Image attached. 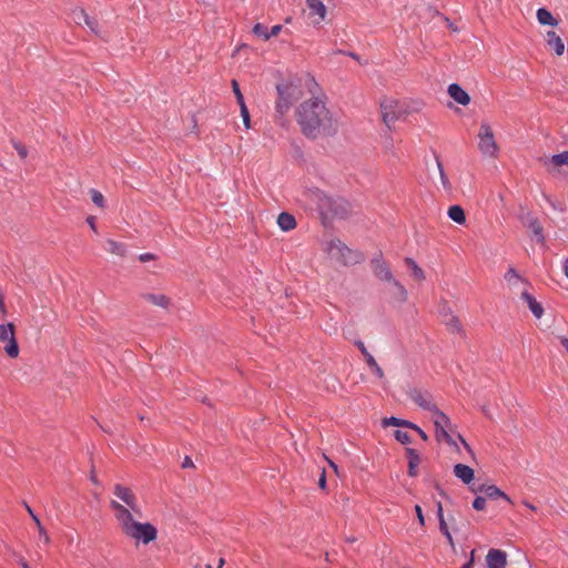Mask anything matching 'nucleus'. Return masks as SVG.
Instances as JSON below:
<instances>
[{
	"label": "nucleus",
	"instance_id": "f257e3e1",
	"mask_svg": "<svg viewBox=\"0 0 568 568\" xmlns=\"http://www.w3.org/2000/svg\"><path fill=\"white\" fill-rule=\"evenodd\" d=\"M296 120L302 132L310 138L331 135L337 130V121L317 98L306 100L297 108Z\"/></svg>",
	"mask_w": 568,
	"mask_h": 568
},
{
	"label": "nucleus",
	"instance_id": "f03ea898",
	"mask_svg": "<svg viewBox=\"0 0 568 568\" xmlns=\"http://www.w3.org/2000/svg\"><path fill=\"white\" fill-rule=\"evenodd\" d=\"M307 196L326 217H345L349 213V203L343 197H333L318 189L308 190Z\"/></svg>",
	"mask_w": 568,
	"mask_h": 568
},
{
	"label": "nucleus",
	"instance_id": "7ed1b4c3",
	"mask_svg": "<svg viewBox=\"0 0 568 568\" xmlns=\"http://www.w3.org/2000/svg\"><path fill=\"white\" fill-rule=\"evenodd\" d=\"M278 99L276 101V113L283 118L287 114L291 106L302 98L303 92L298 84L287 82L276 87Z\"/></svg>",
	"mask_w": 568,
	"mask_h": 568
},
{
	"label": "nucleus",
	"instance_id": "20e7f679",
	"mask_svg": "<svg viewBox=\"0 0 568 568\" xmlns=\"http://www.w3.org/2000/svg\"><path fill=\"white\" fill-rule=\"evenodd\" d=\"M324 250L332 260L343 265L356 264L363 260L361 253L352 251L337 239L327 241Z\"/></svg>",
	"mask_w": 568,
	"mask_h": 568
},
{
	"label": "nucleus",
	"instance_id": "39448f33",
	"mask_svg": "<svg viewBox=\"0 0 568 568\" xmlns=\"http://www.w3.org/2000/svg\"><path fill=\"white\" fill-rule=\"evenodd\" d=\"M110 507L123 535L142 516L140 508L139 511H134L114 499L110 501Z\"/></svg>",
	"mask_w": 568,
	"mask_h": 568
},
{
	"label": "nucleus",
	"instance_id": "423d86ee",
	"mask_svg": "<svg viewBox=\"0 0 568 568\" xmlns=\"http://www.w3.org/2000/svg\"><path fill=\"white\" fill-rule=\"evenodd\" d=\"M124 535L135 541L144 545L153 541L158 537V529L150 523H141L136 520Z\"/></svg>",
	"mask_w": 568,
	"mask_h": 568
},
{
	"label": "nucleus",
	"instance_id": "0eeeda50",
	"mask_svg": "<svg viewBox=\"0 0 568 568\" xmlns=\"http://www.w3.org/2000/svg\"><path fill=\"white\" fill-rule=\"evenodd\" d=\"M124 535L135 541L144 545L153 541L158 537V529L150 523H141L136 520Z\"/></svg>",
	"mask_w": 568,
	"mask_h": 568
},
{
	"label": "nucleus",
	"instance_id": "6e6552de",
	"mask_svg": "<svg viewBox=\"0 0 568 568\" xmlns=\"http://www.w3.org/2000/svg\"><path fill=\"white\" fill-rule=\"evenodd\" d=\"M478 149L489 158H496L499 148L496 143L491 126L488 123H481L478 132Z\"/></svg>",
	"mask_w": 568,
	"mask_h": 568
},
{
	"label": "nucleus",
	"instance_id": "1a4fd4ad",
	"mask_svg": "<svg viewBox=\"0 0 568 568\" xmlns=\"http://www.w3.org/2000/svg\"><path fill=\"white\" fill-rule=\"evenodd\" d=\"M381 112L383 121L387 126H390L406 114V110L402 103L393 98H384L382 100Z\"/></svg>",
	"mask_w": 568,
	"mask_h": 568
},
{
	"label": "nucleus",
	"instance_id": "9d476101",
	"mask_svg": "<svg viewBox=\"0 0 568 568\" xmlns=\"http://www.w3.org/2000/svg\"><path fill=\"white\" fill-rule=\"evenodd\" d=\"M113 494L123 503L122 505H124L126 508L139 511L138 499L131 488L121 484H116L113 487Z\"/></svg>",
	"mask_w": 568,
	"mask_h": 568
},
{
	"label": "nucleus",
	"instance_id": "9b49d317",
	"mask_svg": "<svg viewBox=\"0 0 568 568\" xmlns=\"http://www.w3.org/2000/svg\"><path fill=\"white\" fill-rule=\"evenodd\" d=\"M409 397L420 408L428 410L432 414H434L436 410H438L436 404L433 402L432 396L427 392L413 389L409 393Z\"/></svg>",
	"mask_w": 568,
	"mask_h": 568
},
{
	"label": "nucleus",
	"instance_id": "f8f14e48",
	"mask_svg": "<svg viewBox=\"0 0 568 568\" xmlns=\"http://www.w3.org/2000/svg\"><path fill=\"white\" fill-rule=\"evenodd\" d=\"M308 19L313 24L321 23L326 17V7L322 0H306Z\"/></svg>",
	"mask_w": 568,
	"mask_h": 568
},
{
	"label": "nucleus",
	"instance_id": "ddd939ff",
	"mask_svg": "<svg viewBox=\"0 0 568 568\" xmlns=\"http://www.w3.org/2000/svg\"><path fill=\"white\" fill-rule=\"evenodd\" d=\"M470 489L476 494H481L486 499L503 498L507 503L511 504L510 498L495 485H480L476 488L471 487Z\"/></svg>",
	"mask_w": 568,
	"mask_h": 568
},
{
	"label": "nucleus",
	"instance_id": "4468645a",
	"mask_svg": "<svg viewBox=\"0 0 568 568\" xmlns=\"http://www.w3.org/2000/svg\"><path fill=\"white\" fill-rule=\"evenodd\" d=\"M373 272L376 277L382 281L390 282L394 281V276L390 272L388 264L383 261L382 257H376L372 261Z\"/></svg>",
	"mask_w": 568,
	"mask_h": 568
},
{
	"label": "nucleus",
	"instance_id": "2eb2a0df",
	"mask_svg": "<svg viewBox=\"0 0 568 568\" xmlns=\"http://www.w3.org/2000/svg\"><path fill=\"white\" fill-rule=\"evenodd\" d=\"M433 422L436 428L437 438H440L443 435L448 433V429L450 428V419L442 410L438 409L433 414Z\"/></svg>",
	"mask_w": 568,
	"mask_h": 568
},
{
	"label": "nucleus",
	"instance_id": "dca6fc26",
	"mask_svg": "<svg viewBox=\"0 0 568 568\" xmlns=\"http://www.w3.org/2000/svg\"><path fill=\"white\" fill-rule=\"evenodd\" d=\"M488 568H505L507 565V555L500 549H490L486 556Z\"/></svg>",
	"mask_w": 568,
	"mask_h": 568
},
{
	"label": "nucleus",
	"instance_id": "f3484780",
	"mask_svg": "<svg viewBox=\"0 0 568 568\" xmlns=\"http://www.w3.org/2000/svg\"><path fill=\"white\" fill-rule=\"evenodd\" d=\"M449 97L462 105H467L470 102L469 94L458 84L453 83L448 87Z\"/></svg>",
	"mask_w": 568,
	"mask_h": 568
},
{
	"label": "nucleus",
	"instance_id": "a211bd4d",
	"mask_svg": "<svg viewBox=\"0 0 568 568\" xmlns=\"http://www.w3.org/2000/svg\"><path fill=\"white\" fill-rule=\"evenodd\" d=\"M520 297L527 303L535 317L540 318L544 315V308L541 304L537 302L536 298L527 292V290L524 288L521 291Z\"/></svg>",
	"mask_w": 568,
	"mask_h": 568
},
{
	"label": "nucleus",
	"instance_id": "6ab92c4d",
	"mask_svg": "<svg viewBox=\"0 0 568 568\" xmlns=\"http://www.w3.org/2000/svg\"><path fill=\"white\" fill-rule=\"evenodd\" d=\"M453 471L454 475L466 485L474 480V469L465 464H456Z\"/></svg>",
	"mask_w": 568,
	"mask_h": 568
},
{
	"label": "nucleus",
	"instance_id": "aec40b11",
	"mask_svg": "<svg viewBox=\"0 0 568 568\" xmlns=\"http://www.w3.org/2000/svg\"><path fill=\"white\" fill-rule=\"evenodd\" d=\"M547 45L552 49L557 55H562L565 52V43L555 31H548L546 34Z\"/></svg>",
	"mask_w": 568,
	"mask_h": 568
},
{
	"label": "nucleus",
	"instance_id": "412c9836",
	"mask_svg": "<svg viewBox=\"0 0 568 568\" xmlns=\"http://www.w3.org/2000/svg\"><path fill=\"white\" fill-rule=\"evenodd\" d=\"M356 346L359 348L362 354L366 358V363L369 367H372L373 372L376 374L377 377L383 378L384 372L375 361V358L368 353L367 348L365 347L364 343L362 341L356 342Z\"/></svg>",
	"mask_w": 568,
	"mask_h": 568
},
{
	"label": "nucleus",
	"instance_id": "4be33fe9",
	"mask_svg": "<svg viewBox=\"0 0 568 568\" xmlns=\"http://www.w3.org/2000/svg\"><path fill=\"white\" fill-rule=\"evenodd\" d=\"M406 456L408 458V474L412 477H416L417 476V467L420 464V456L413 448H406Z\"/></svg>",
	"mask_w": 568,
	"mask_h": 568
},
{
	"label": "nucleus",
	"instance_id": "5701e85b",
	"mask_svg": "<svg viewBox=\"0 0 568 568\" xmlns=\"http://www.w3.org/2000/svg\"><path fill=\"white\" fill-rule=\"evenodd\" d=\"M73 19L78 24L84 23L93 32H97L98 22L89 17L83 10H77L73 12Z\"/></svg>",
	"mask_w": 568,
	"mask_h": 568
},
{
	"label": "nucleus",
	"instance_id": "b1692460",
	"mask_svg": "<svg viewBox=\"0 0 568 568\" xmlns=\"http://www.w3.org/2000/svg\"><path fill=\"white\" fill-rule=\"evenodd\" d=\"M277 225L284 232L292 231L293 229L296 227V220L292 214L287 212H282L277 216Z\"/></svg>",
	"mask_w": 568,
	"mask_h": 568
},
{
	"label": "nucleus",
	"instance_id": "393cba45",
	"mask_svg": "<svg viewBox=\"0 0 568 568\" xmlns=\"http://www.w3.org/2000/svg\"><path fill=\"white\" fill-rule=\"evenodd\" d=\"M143 298L146 302H149L155 306L162 307V308H168L171 303L170 298L164 294L146 293V294H143Z\"/></svg>",
	"mask_w": 568,
	"mask_h": 568
},
{
	"label": "nucleus",
	"instance_id": "a878e982",
	"mask_svg": "<svg viewBox=\"0 0 568 568\" xmlns=\"http://www.w3.org/2000/svg\"><path fill=\"white\" fill-rule=\"evenodd\" d=\"M24 507L28 511V514L30 515V517L32 518V520L34 521V526H37L38 528V531H39V536L40 538L45 542V544H49L50 542V538H49V535L47 534L45 529L43 528V526L41 525V521L40 519L38 518V516L33 513L32 508L27 504L24 503Z\"/></svg>",
	"mask_w": 568,
	"mask_h": 568
},
{
	"label": "nucleus",
	"instance_id": "bb28decb",
	"mask_svg": "<svg viewBox=\"0 0 568 568\" xmlns=\"http://www.w3.org/2000/svg\"><path fill=\"white\" fill-rule=\"evenodd\" d=\"M105 250L113 254V255H118V256H124L125 253H126V247L123 243H120V242H116V241H113V240H108L105 242Z\"/></svg>",
	"mask_w": 568,
	"mask_h": 568
},
{
	"label": "nucleus",
	"instance_id": "cd10ccee",
	"mask_svg": "<svg viewBox=\"0 0 568 568\" xmlns=\"http://www.w3.org/2000/svg\"><path fill=\"white\" fill-rule=\"evenodd\" d=\"M537 20L544 26H557V20L552 17L551 12L545 8L537 10Z\"/></svg>",
	"mask_w": 568,
	"mask_h": 568
},
{
	"label": "nucleus",
	"instance_id": "c85d7f7f",
	"mask_svg": "<svg viewBox=\"0 0 568 568\" xmlns=\"http://www.w3.org/2000/svg\"><path fill=\"white\" fill-rule=\"evenodd\" d=\"M449 219L458 224H464L466 222V216L464 209L460 205H453L448 209L447 212Z\"/></svg>",
	"mask_w": 568,
	"mask_h": 568
},
{
	"label": "nucleus",
	"instance_id": "c756f323",
	"mask_svg": "<svg viewBox=\"0 0 568 568\" xmlns=\"http://www.w3.org/2000/svg\"><path fill=\"white\" fill-rule=\"evenodd\" d=\"M404 262L412 270V276L416 281L423 282L425 280L424 271L416 264V262L413 258L406 257Z\"/></svg>",
	"mask_w": 568,
	"mask_h": 568
},
{
	"label": "nucleus",
	"instance_id": "7c9ffc66",
	"mask_svg": "<svg viewBox=\"0 0 568 568\" xmlns=\"http://www.w3.org/2000/svg\"><path fill=\"white\" fill-rule=\"evenodd\" d=\"M438 519H439V529H440V531L445 535V537L447 538V541L449 542V545L453 546L454 545V540H453V537H452V535L449 532L447 523L444 519L442 504H438Z\"/></svg>",
	"mask_w": 568,
	"mask_h": 568
},
{
	"label": "nucleus",
	"instance_id": "2f4dec72",
	"mask_svg": "<svg viewBox=\"0 0 568 568\" xmlns=\"http://www.w3.org/2000/svg\"><path fill=\"white\" fill-rule=\"evenodd\" d=\"M16 335V327L12 323L0 325V342L6 343Z\"/></svg>",
	"mask_w": 568,
	"mask_h": 568
},
{
	"label": "nucleus",
	"instance_id": "473e14b6",
	"mask_svg": "<svg viewBox=\"0 0 568 568\" xmlns=\"http://www.w3.org/2000/svg\"><path fill=\"white\" fill-rule=\"evenodd\" d=\"M6 354L11 358H17L19 356V345L16 339V335L11 337L4 345Z\"/></svg>",
	"mask_w": 568,
	"mask_h": 568
},
{
	"label": "nucleus",
	"instance_id": "72a5a7b5",
	"mask_svg": "<svg viewBox=\"0 0 568 568\" xmlns=\"http://www.w3.org/2000/svg\"><path fill=\"white\" fill-rule=\"evenodd\" d=\"M6 354L11 358H17L19 356V345L16 339V335L11 337L4 345Z\"/></svg>",
	"mask_w": 568,
	"mask_h": 568
},
{
	"label": "nucleus",
	"instance_id": "f704fd0d",
	"mask_svg": "<svg viewBox=\"0 0 568 568\" xmlns=\"http://www.w3.org/2000/svg\"><path fill=\"white\" fill-rule=\"evenodd\" d=\"M383 425L384 426L407 427V428H412V429L414 427V424L412 422H408V420H405V419H400V418H396V417H389V418L383 419Z\"/></svg>",
	"mask_w": 568,
	"mask_h": 568
},
{
	"label": "nucleus",
	"instance_id": "c9c22d12",
	"mask_svg": "<svg viewBox=\"0 0 568 568\" xmlns=\"http://www.w3.org/2000/svg\"><path fill=\"white\" fill-rule=\"evenodd\" d=\"M505 280L513 287H518L519 285H524L523 280L520 278V276L517 274V272L514 268L508 270V272L505 274Z\"/></svg>",
	"mask_w": 568,
	"mask_h": 568
},
{
	"label": "nucleus",
	"instance_id": "e433bc0d",
	"mask_svg": "<svg viewBox=\"0 0 568 568\" xmlns=\"http://www.w3.org/2000/svg\"><path fill=\"white\" fill-rule=\"evenodd\" d=\"M389 283H392L395 288L394 295L396 296V298H398L400 302H405L408 296L406 288L395 278Z\"/></svg>",
	"mask_w": 568,
	"mask_h": 568
},
{
	"label": "nucleus",
	"instance_id": "4c0bfd02",
	"mask_svg": "<svg viewBox=\"0 0 568 568\" xmlns=\"http://www.w3.org/2000/svg\"><path fill=\"white\" fill-rule=\"evenodd\" d=\"M550 163L554 164L555 166H568V151L552 155V158L550 159Z\"/></svg>",
	"mask_w": 568,
	"mask_h": 568
},
{
	"label": "nucleus",
	"instance_id": "58836bf2",
	"mask_svg": "<svg viewBox=\"0 0 568 568\" xmlns=\"http://www.w3.org/2000/svg\"><path fill=\"white\" fill-rule=\"evenodd\" d=\"M253 33L256 36V37H260L262 38L263 40L267 41L268 39H271V34H268V31H267V28L265 26H263L262 23H256L254 27H253Z\"/></svg>",
	"mask_w": 568,
	"mask_h": 568
},
{
	"label": "nucleus",
	"instance_id": "ea45409f",
	"mask_svg": "<svg viewBox=\"0 0 568 568\" xmlns=\"http://www.w3.org/2000/svg\"><path fill=\"white\" fill-rule=\"evenodd\" d=\"M90 195H91V200L92 202L99 206V207H104L105 205V200H104V196L101 192H99L98 190H90Z\"/></svg>",
	"mask_w": 568,
	"mask_h": 568
},
{
	"label": "nucleus",
	"instance_id": "a19ab883",
	"mask_svg": "<svg viewBox=\"0 0 568 568\" xmlns=\"http://www.w3.org/2000/svg\"><path fill=\"white\" fill-rule=\"evenodd\" d=\"M529 227L532 231L534 235L538 239V241L544 242L542 226L540 225L538 220H532L529 224Z\"/></svg>",
	"mask_w": 568,
	"mask_h": 568
},
{
	"label": "nucleus",
	"instance_id": "79ce46f5",
	"mask_svg": "<svg viewBox=\"0 0 568 568\" xmlns=\"http://www.w3.org/2000/svg\"><path fill=\"white\" fill-rule=\"evenodd\" d=\"M394 436L399 443L404 445L409 444L412 442L410 436L407 432L396 430Z\"/></svg>",
	"mask_w": 568,
	"mask_h": 568
},
{
	"label": "nucleus",
	"instance_id": "37998d69",
	"mask_svg": "<svg viewBox=\"0 0 568 568\" xmlns=\"http://www.w3.org/2000/svg\"><path fill=\"white\" fill-rule=\"evenodd\" d=\"M232 89H233V92H234V94L236 97L237 103L240 105H242V103H245L243 94L241 93V90H240L239 82L236 80H232Z\"/></svg>",
	"mask_w": 568,
	"mask_h": 568
},
{
	"label": "nucleus",
	"instance_id": "c03bdc74",
	"mask_svg": "<svg viewBox=\"0 0 568 568\" xmlns=\"http://www.w3.org/2000/svg\"><path fill=\"white\" fill-rule=\"evenodd\" d=\"M240 108H241V116L243 119V123L246 129H250V122H251L250 113H248V110H247L245 103H242V105H240Z\"/></svg>",
	"mask_w": 568,
	"mask_h": 568
},
{
	"label": "nucleus",
	"instance_id": "a18cd8bd",
	"mask_svg": "<svg viewBox=\"0 0 568 568\" xmlns=\"http://www.w3.org/2000/svg\"><path fill=\"white\" fill-rule=\"evenodd\" d=\"M436 162H437V168H438V171H439V175H440V181H442V184L445 189H449V182H448V179L444 172V169H443V165L440 163V161L438 159H436Z\"/></svg>",
	"mask_w": 568,
	"mask_h": 568
},
{
	"label": "nucleus",
	"instance_id": "49530a36",
	"mask_svg": "<svg viewBox=\"0 0 568 568\" xmlns=\"http://www.w3.org/2000/svg\"><path fill=\"white\" fill-rule=\"evenodd\" d=\"M486 506V498L484 496H477L473 503V507L480 511L484 510Z\"/></svg>",
	"mask_w": 568,
	"mask_h": 568
},
{
	"label": "nucleus",
	"instance_id": "de8ad7c7",
	"mask_svg": "<svg viewBox=\"0 0 568 568\" xmlns=\"http://www.w3.org/2000/svg\"><path fill=\"white\" fill-rule=\"evenodd\" d=\"M13 146L14 149L17 150L18 154L22 158V159H26L27 155H28V151L26 149V146H23L22 144L18 143V142H13Z\"/></svg>",
	"mask_w": 568,
	"mask_h": 568
},
{
	"label": "nucleus",
	"instance_id": "09e8293b",
	"mask_svg": "<svg viewBox=\"0 0 568 568\" xmlns=\"http://www.w3.org/2000/svg\"><path fill=\"white\" fill-rule=\"evenodd\" d=\"M544 197L554 210H558L561 212L564 211V207L561 205H559L556 201H554L550 196H548L547 194H544Z\"/></svg>",
	"mask_w": 568,
	"mask_h": 568
},
{
	"label": "nucleus",
	"instance_id": "8fccbe9b",
	"mask_svg": "<svg viewBox=\"0 0 568 568\" xmlns=\"http://www.w3.org/2000/svg\"><path fill=\"white\" fill-rule=\"evenodd\" d=\"M448 325L450 326L452 332H460V329H462L458 320L454 316L450 318V322L448 323Z\"/></svg>",
	"mask_w": 568,
	"mask_h": 568
},
{
	"label": "nucleus",
	"instance_id": "3c124183",
	"mask_svg": "<svg viewBox=\"0 0 568 568\" xmlns=\"http://www.w3.org/2000/svg\"><path fill=\"white\" fill-rule=\"evenodd\" d=\"M415 511H416V515H417L419 524L422 526H424L425 525V518H424V515H423L422 507L419 505H416L415 506Z\"/></svg>",
	"mask_w": 568,
	"mask_h": 568
},
{
	"label": "nucleus",
	"instance_id": "603ef678",
	"mask_svg": "<svg viewBox=\"0 0 568 568\" xmlns=\"http://www.w3.org/2000/svg\"><path fill=\"white\" fill-rule=\"evenodd\" d=\"M0 315L2 318H6V316H7V307L4 304V297L1 293H0Z\"/></svg>",
	"mask_w": 568,
	"mask_h": 568
},
{
	"label": "nucleus",
	"instance_id": "864d4df0",
	"mask_svg": "<svg viewBox=\"0 0 568 568\" xmlns=\"http://www.w3.org/2000/svg\"><path fill=\"white\" fill-rule=\"evenodd\" d=\"M318 486L321 489H325L326 488V475H325V470L322 471L321 474V477L318 479Z\"/></svg>",
	"mask_w": 568,
	"mask_h": 568
},
{
	"label": "nucleus",
	"instance_id": "5fc2aeb1",
	"mask_svg": "<svg viewBox=\"0 0 568 568\" xmlns=\"http://www.w3.org/2000/svg\"><path fill=\"white\" fill-rule=\"evenodd\" d=\"M281 30H282L281 24L273 26L271 31H268V34H271V38L276 37L281 32Z\"/></svg>",
	"mask_w": 568,
	"mask_h": 568
},
{
	"label": "nucleus",
	"instance_id": "6e6d98bb",
	"mask_svg": "<svg viewBox=\"0 0 568 568\" xmlns=\"http://www.w3.org/2000/svg\"><path fill=\"white\" fill-rule=\"evenodd\" d=\"M413 429L418 433V435L422 437L423 440H427L428 439L426 433L420 427H418L417 425L414 424Z\"/></svg>",
	"mask_w": 568,
	"mask_h": 568
},
{
	"label": "nucleus",
	"instance_id": "4d7b16f0",
	"mask_svg": "<svg viewBox=\"0 0 568 568\" xmlns=\"http://www.w3.org/2000/svg\"><path fill=\"white\" fill-rule=\"evenodd\" d=\"M458 439L460 440V443L463 444L465 449L467 452H469L471 455H474L473 449L470 448L469 444L464 439V437L462 435H458Z\"/></svg>",
	"mask_w": 568,
	"mask_h": 568
},
{
	"label": "nucleus",
	"instance_id": "13d9d810",
	"mask_svg": "<svg viewBox=\"0 0 568 568\" xmlns=\"http://www.w3.org/2000/svg\"><path fill=\"white\" fill-rule=\"evenodd\" d=\"M182 467L183 468L194 467V464H193L192 459L189 456H185V458H184V460L182 463Z\"/></svg>",
	"mask_w": 568,
	"mask_h": 568
},
{
	"label": "nucleus",
	"instance_id": "bf43d9fd",
	"mask_svg": "<svg viewBox=\"0 0 568 568\" xmlns=\"http://www.w3.org/2000/svg\"><path fill=\"white\" fill-rule=\"evenodd\" d=\"M440 438L444 439L449 445H456L455 440L449 435V433H447L446 435H443Z\"/></svg>",
	"mask_w": 568,
	"mask_h": 568
},
{
	"label": "nucleus",
	"instance_id": "052dcab7",
	"mask_svg": "<svg viewBox=\"0 0 568 568\" xmlns=\"http://www.w3.org/2000/svg\"><path fill=\"white\" fill-rule=\"evenodd\" d=\"M440 438L444 439L449 445H456L455 440L449 435V433H447L446 435H443Z\"/></svg>",
	"mask_w": 568,
	"mask_h": 568
},
{
	"label": "nucleus",
	"instance_id": "680f3d73",
	"mask_svg": "<svg viewBox=\"0 0 568 568\" xmlns=\"http://www.w3.org/2000/svg\"><path fill=\"white\" fill-rule=\"evenodd\" d=\"M87 222L88 224L90 225V227L93 230V231H97V226H95V217L94 216H89L87 219Z\"/></svg>",
	"mask_w": 568,
	"mask_h": 568
},
{
	"label": "nucleus",
	"instance_id": "e2e57ef3",
	"mask_svg": "<svg viewBox=\"0 0 568 568\" xmlns=\"http://www.w3.org/2000/svg\"><path fill=\"white\" fill-rule=\"evenodd\" d=\"M139 258L141 262H148L153 258V255L150 253H145V254H141Z\"/></svg>",
	"mask_w": 568,
	"mask_h": 568
},
{
	"label": "nucleus",
	"instance_id": "0e129e2a",
	"mask_svg": "<svg viewBox=\"0 0 568 568\" xmlns=\"http://www.w3.org/2000/svg\"><path fill=\"white\" fill-rule=\"evenodd\" d=\"M559 341H560V344L562 345V347L568 353V338L565 336H559Z\"/></svg>",
	"mask_w": 568,
	"mask_h": 568
},
{
	"label": "nucleus",
	"instance_id": "69168bd1",
	"mask_svg": "<svg viewBox=\"0 0 568 568\" xmlns=\"http://www.w3.org/2000/svg\"><path fill=\"white\" fill-rule=\"evenodd\" d=\"M327 462H328L329 467L334 470V473H335L337 476H339V471H338V467H337V465H336L333 460H331V459H327Z\"/></svg>",
	"mask_w": 568,
	"mask_h": 568
},
{
	"label": "nucleus",
	"instance_id": "338daca9",
	"mask_svg": "<svg viewBox=\"0 0 568 568\" xmlns=\"http://www.w3.org/2000/svg\"><path fill=\"white\" fill-rule=\"evenodd\" d=\"M562 268L566 277L568 278V258L564 261Z\"/></svg>",
	"mask_w": 568,
	"mask_h": 568
},
{
	"label": "nucleus",
	"instance_id": "774afa93",
	"mask_svg": "<svg viewBox=\"0 0 568 568\" xmlns=\"http://www.w3.org/2000/svg\"><path fill=\"white\" fill-rule=\"evenodd\" d=\"M474 555V551L471 552V556ZM473 564H474V559L473 557L470 558V560L465 564L462 568H473Z\"/></svg>",
	"mask_w": 568,
	"mask_h": 568
}]
</instances>
